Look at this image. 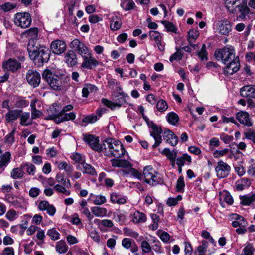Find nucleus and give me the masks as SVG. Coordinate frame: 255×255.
<instances>
[{"mask_svg": "<svg viewBox=\"0 0 255 255\" xmlns=\"http://www.w3.org/2000/svg\"><path fill=\"white\" fill-rule=\"evenodd\" d=\"M231 167L223 160H219L215 167L217 177L219 178H223L227 177L230 173Z\"/></svg>", "mask_w": 255, "mask_h": 255, "instance_id": "nucleus-9", "label": "nucleus"}, {"mask_svg": "<svg viewBox=\"0 0 255 255\" xmlns=\"http://www.w3.org/2000/svg\"><path fill=\"white\" fill-rule=\"evenodd\" d=\"M176 160L177 165H178V167H180L184 165L186 161H187L189 163H191L192 159L190 156L187 154H184L182 156L178 157Z\"/></svg>", "mask_w": 255, "mask_h": 255, "instance_id": "nucleus-43", "label": "nucleus"}, {"mask_svg": "<svg viewBox=\"0 0 255 255\" xmlns=\"http://www.w3.org/2000/svg\"><path fill=\"white\" fill-rule=\"evenodd\" d=\"M22 113V110H10L5 114V121L7 123H12L17 120L20 116V114Z\"/></svg>", "mask_w": 255, "mask_h": 255, "instance_id": "nucleus-25", "label": "nucleus"}, {"mask_svg": "<svg viewBox=\"0 0 255 255\" xmlns=\"http://www.w3.org/2000/svg\"><path fill=\"white\" fill-rule=\"evenodd\" d=\"M156 108L158 111L160 112H164L168 109V105L166 101L161 99L157 101Z\"/></svg>", "mask_w": 255, "mask_h": 255, "instance_id": "nucleus-51", "label": "nucleus"}, {"mask_svg": "<svg viewBox=\"0 0 255 255\" xmlns=\"http://www.w3.org/2000/svg\"><path fill=\"white\" fill-rule=\"evenodd\" d=\"M66 186L60 184H56L54 186L55 190L58 193H63L67 196L71 194V192L66 188Z\"/></svg>", "mask_w": 255, "mask_h": 255, "instance_id": "nucleus-50", "label": "nucleus"}, {"mask_svg": "<svg viewBox=\"0 0 255 255\" xmlns=\"http://www.w3.org/2000/svg\"><path fill=\"white\" fill-rule=\"evenodd\" d=\"M27 51L30 58L32 60H37L43 63L47 62L49 59V54L47 49L33 39L29 40Z\"/></svg>", "mask_w": 255, "mask_h": 255, "instance_id": "nucleus-2", "label": "nucleus"}, {"mask_svg": "<svg viewBox=\"0 0 255 255\" xmlns=\"http://www.w3.org/2000/svg\"><path fill=\"white\" fill-rule=\"evenodd\" d=\"M243 0H225V4L226 8L230 13H234L236 12L237 6H239L240 3Z\"/></svg>", "mask_w": 255, "mask_h": 255, "instance_id": "nucleus-27", "label": "nucleus"}, {"mask_svg": "<svg viewBox=\"0 0 255 255\" xmlns=\"http://www.w3.org/2000/svg\"><path fill=\"white\" fill-rule=\"evenodd\" d=\"M110 200L112 203L118 204H124L126 201L124 197L115 192L111 194Z\"/></svg>", "mask_w": 255, "mask_h": 255, "instance_id": "nucleus-36", "label": "nucleus"}, {"mask_svg": "<svg viewBox=\"0 0 255 255\" xmlns=\"http://www.w3.org/2000/svg\"><path fill=\"white\" fill-rule=\"evenodd\" d=\"M55 179L56 182L66 186L67 188H69L71 186L70 181L69 180H66L62 174H57L56 176Z\"/></svg>", "mask_w": 255, "mask_h": 255, "instance_id": "nucleus-44", "label": "nucleus"}, {"mask_svg": "<svg viewBox=\"0 0 255 255\" xmlns=\"http://www.w3.org/2000/svg\"><path fill=\"white\" fill-rule=\"evenodd\" d=\"M214 56L218 61L221 60L224 64L229 63L236 58L235 49L231 46L216 50L214 53Z\"/></svg>", "mask_w": 255, "mask_h": 255, "instance_id": "nucleus-4", "label": "nucleus"}, {"mask_svg": "<svg viewBox=\"0 0 255 255\" xmlns=\"http://www.w3.org/2000/svg\"><path fill=\"white\" fill-rule=\"evenodd\" d=\"M16 128H14L10 133L8 134L4 138L6 142L12 144L14 141V134L15 133Z\"/></svg>", "mask_w": 255, "mask_h": 255, "instance_id": "nucleus-62", "label": "nucleus"}, {"mask_svg": "<svg viewBox=\"0 0 255 255\" xmlns=\"http://www.w3.org/2000/svg\"><path fill=\"white\" fill-rule=\"evenodd\" d=\"M230 151V150L228 148H225L221 150H216L213 152V155L214 157L218 158L226 155Z\"/></svg>", "mask_w": 255, "mask_h": 255, "instance_id": "nucleus-57", "label": "nucleus"}, {"mask_svg": "<svg viewBox=\"0 0 255 255\" xmlns=\"http://www.w3.org/2000/svg\"><path fill=\"white\" fill-rule=\"evenodd\" d=\"M42 77L43 79L54 90L62 89L69 80V77L65 75H56L47 69L43 71Z\"/></svg>", "mask_w": 255, "mask_h": 255, "instance_id": "nucleus-1", "label": "nucleus"}, {"mask_svg": "<svg viewBox=\"0 0 255 255\" xmlns=\"http://www.w3.org/2000/svg\"><path fill=\"white\" fill-rule=\"evenodd\" d=\"M83 140L87 143L91 148L98 152L102 150V144H99V138L91 134H84Z\"/></svg>", "mask_w": 255, "mask_h": 255, "instance_id": "nucleus-10", "label": "nucleus"}, {"mask_svg": "<svg viewBox=\"0 0 255 255\" xmlns=\"http://www.w3.org/2000/svg\"><path fill=\"white\" fill-rule=\"evenodd\" d=\"M166 118L167 121L173 125H175L179 120L178 115L173 112L169 113Z\"/></svg>", "mask_w": 255, "mask_h": 255, "instance_id": "nucleus-46", "label": "nucleus"}, {"mask_svg": "<svg viewBox=\"0 0 255 255\" xmlns=\"http://www.w3.org/2000/svg\"><path fill=\"white\" fill-rule=\"evenodd\" d=\"M4 69L11 72H15L21 67V64L16 60L9 59L3 62L2 64Z\"/></svg>", "mask_w": 255, "mask_h": 255, "instance_id": "nucleus-20", "label": "nucleus"}, {"mask_svg": "<svg viewBox=\"0 0 255 255\" xmlns=\"http://www.w3.org/2000/svg\"><path fill=\"white\" fill-rule=\"evenodd\" d=\"M117 93L114 95L115 102H112L107 99H102V102L104 105L114 110L116 107L120 108L122 105L126 103V97H128L127 94L122 91L120 86L117 87Z\"/></svg>", "mask_w": 255, "mask_h": 255, "instance_id": "nucleus-5", "label": "nucleus"}, {"mask_svg": "<svg viewBox=\"0 0 255 255\" xmlns=\"http://www.w3.org/2000/svg\"><path fill=\"white\" fill-rule=\"evenodd\" d=\"M216 26L217 31L222 35H228L232 29L231 22L227 19L218 21Z\"/></svg>", "mask_w": 255, "mask_h": 255, "instance_id": "nucleus-11", "label": "nucleus"}, {"mask_svg": "<svg viewBox=\"0 0 255 255\" xmlns=\"http://www.w3.org/2000/svg\"><path fill=\"white\" fill-rule=\"evenodd\" d=\"M121 6L124 10L129 11L133 9L135 4L132 0H121Z\"/></svg>", "mask_w": 255, "mask_h": 255, "instance_id": "nucleus-39", "label": "nucleus"}, {"mask_svg": "<svg viewBox=\"0 0 255 255\" xmlns=\"http://www.w3.org/2000/svg\"><path fill=\"white\" fill-rule=\"evenodd\" d=\"M14 23L21 28H26L30 26L31 18L28 12L17 13L14 16Z\"/></svg>", "mask_w": 255, "mask_h": 255, "instance_id": "nucleus-7", "label": "nucleus"}, {"mask_svg": "<svg viewBox=\"0 0 255 255\" xmlns=\"http://www.w3.org/2000/svg\"><path fill=\"white\" fill-rule=\"evenodd\" d=\"M134 241L129 238H124L122 241V246L126 249H129L132 246Z\"/></svg>", "mask_w": 255, "mask_h": 255, "instance_id": "nucleus-60", "label": "nucleus"}, {"mask_svg": "<svg viewBox=\"0 0 255 255\" xmlns=\"http://www.w3.org/2000/svg\"><path fill=\"white\" fill-rule=\"evenodd\" d=\"M111 162L114 167L127 168L131 166V163L126 160L112 159L111 160Z\"/></svg>", "mask_w": 255, "mask_h": 255, "instance_id": "nucleus-29", "label": "nucleus"}, {"mask_svg": "<svg viewBox=\"0 0 255 255\" xmlns=\"http://www.w3.org/2000/svg\"><path fill=\"white\" fill-rule=\"evenodd\" d=\"M182 199V196L180 195H179L176 198H169L167 201L166 203L169 206H174L176 205L179 201H181Z\"/></svg>", "mask_w": 255, "mask_h": 255, "instance_id": "nucleus-58", "label": "nucleus"}, {"mask_svg": "<svg viewBox=\"0 0 255 255\" xmlns=\"http://www.w3.org/2000/svg\"><path fill=\"white\" fill-rule=\"evenodd\" d=\"M26 78L28 84L34 88L37 87L40 82V75L36 70L30 69L26 75Z\"/></svg>", "mask_w": 255, "mask_h": 255, "instance_id": "nucleus-13", "label": "nucleus"}, {"mask_svg": "<svg viewBox=\"0 0 255 255\" xmlns=\"http://www.w3.org/2000/svg\"><path fill=\"white\" fill-rule=\"evenodd\" d=\"M122 25V22L119 17L117 16H113L110 22V28L112 30H117L119 29Z\"/></svg>", "mask_w": 255, "mask_h": 255, "instance_id": "nucleus-38", "label": "nucleus"}, {"mask_svg": "<svg viewBox=\"0 0 255 255\" xmlns=\"http://www.w3.org/2000/svg\"><path fill=\"white\" fill-rule=\"evenodd\" d=\"M92 213L96 217H103L107 215V210L105 208L95 206L91 208Z\"/></svg>", "mask_w": 255, "mask_h": 255, "instance_id": "nucleus-33", "label": "nucleus"}, {"mask_svg": "<svg viewBox=\"0 0 255 255\" xmlns=\"http://www.w3.org/2000/svg\"><path fill=\"white\" fill-rule=\"evenodd\" d=\"M158 173L150 165L146 166L143 169V176L145 182L152 186H155L160 183V181L158 178Z\"/></svg>", "mask_w": 255, "mask_h": 255, "instance_id": "nucleus-6", "label": "nucleus"}, {"mask_svg": "<svg viewBox=\"0 0 255 255\" xmlns=\"http://www.w3.org/2000/svg\"><path fill=\"white\" fill-rule=\"evenodd\" d=\"M55 249L59 254H64L68 250V246L64 240H60L56 243Z\"/></svg>", "mask_w": 255, "mask_h": 255, "instance_id": "nucleus-37", "label": "nucleus"}, {"mask_svg": "<svg viewBox=\"0 0 255 255\" xmlns=\"http://www.w3.org/2000/svg\"><path fill=\"white\" fill-rule=\"evenodd\" d=\"M70 47L75 51L82 57L90 52L89 48L85 44L81 42L78 39H75L70 43Z\"/></svg>", "mask_w": 255, "mask_h": 255, "instance_id": "nucleus-15", "label": "nucleus"}, {"mask_svg": "<svg viewBox=\"0 0 255 255\" xmlns=\"http://www.w3.org/2000/svg\"><path fill=\"white\" fill-rule=\"evenodd\" d=\"M38 29L36 27H32L28 30H25L22 33V35L26 37L30 38V40H34L37 38L38 36Z\"/></svg>", "mask_w": 255, "mask_h": 255, "instance_id": "nucleus-32", "label": "nucleus"}, {"mask_svg": "<svg viewBox=\"0 0 255 255\" xmlns=\"http://www.w3.org/2000/svg\"><path fill=\"white\" fill-rule=\"evenodd\" d=\"M162 154L166 155L171 161L174 162L177 157V151L174 150L171 151L169 148H164L161 152Z\"/></svg>", "mask_w": 255, "mask_h": 255, "instance_id": "nucleus-41", "label": "nucleus"}, {"mask_svg": "<svg viewBox=\"0 0 255 255\" xmlns=\"http://www.w3.org/2000/svg\"><path fill=\"white\" fill-rule=\"evenodd\" d=\"M185 184L184 177L180 176L177 180L176 184V190L178 192H183Z\"/></svg>", "mask_w": 255, "mask_h": 255, "instance_id": "nucleus-53", "label": "nucleus"}, {"mask_svg": "<svg viewBox=\"0 0 255 255\" xmlns=\"http://www.w3.org/2000/svg\"><path fill=\"white\" fill-rule=\"evenodd\" d=\"M76 118V114L74 112L62 113L59 112L57 117L56 118V122L61 123L64 121H73Z\"/></svg>", "mask_w": 255, "mask_h": 255, "instance_id": "nucleus-23", "label": "nucleus"}, {"mask_svg": "<svg viewBox=\"0 0 255 255\" xmlns=\"http://www.w3.org/2000/svg\"><path fill=\"white\" fill-rule=\"evenodd\" d=\"M98 120V116L95 114H91L85 117L82 119V122L86 124H92Z\"/></svg>", "mask_w": 255, "mask_h": 255, "instance_id": "nucleus-52", "label": "nucleus"}, {"mask_svg": "<svg viewBox=\"0 0 255 255\" xmlns=\"http://www.w3.org/2000/svg\"><path fill=\"white\" fill-rule=\"evenodd\" d=\"M237 8H238L239 12L241 13L240 17L245 18L246 15H247L250 11L249 8L248 7L247 5V2L243 0L239 6H237Z\"/></svg>", "mask_w": 255, "mask_h": 255, "instance_id": "nucleus-34", "label": "nucleus"}, {"mask_svg": "<svg viewBox=\"0 0 255 255\" xmlns=\"http://www.w3.org/2000/svg\"><path fill=\"white\" fill-rule=\"evenodd\" d=\"M197 55L201 60H207L208 53L206 51V46L205 44H203L201 50L197 53Z\"/></svg>", "mask_w": 255, "mask_h": 255, "instance_id": "nucleus-54", "label": "nucleus"}, {"mask_svg": "<svg viewBox=\"0 0 255 255\" xmlns=\"http://www.w3.org/2000/svg\"><path fill=\"white\" fill-rule=\"evenodd\" d=\"M47 234L50 237L51 239L53 241L57 240L60 238V234L55 228L49 229L47 232Z\"/></svg>", "mask_w": 255, "mask_h": 255, "instance_id": "nucleus-55", "label": "nucleus"}, {"mask_svg": "<svg viewBox=\"0 0 255 255\" xmlns=\"http://www.w3.org/2000/svg\"><path fill=\"white\" fill-rule=\"evenodd\" d=\"M240 95L246 98L255 99V85H247L240 89Z\"/></svg>", "mask_w": 255, "mask_h": 255, "instance_id": "nucleus-18", "label": "nucleus"}, {"mask_svg": "<svg viewBox=\"0 0 255 255\" xmlns=\"http://www.w3.org/2000/svg\"><path fill=\"white\" fill-rule=\"evenodd\" d=\"M232 216V218L235 220L232 222L233 227L235 228L241 226L246 227L247 225V222L242 216L237 214H233Z\"/></svg>", "mask_w": 255, "mask_h": 255, "instance_id": "nucleus-24", "label": "nucleus"}, {"mask_svg": "<svg viewBox=\"0 0 255 255\" xmlns=\"http://www.w3.org/2000/svg\"><path fill=\"white\" fill-rule=\"evenodd\" d=\"M11 176L14 179H21L23 176V171L21 168H15L11 172Z\"/></svg>", "mask_w": 255, "mask_h": 255, "instance_id": "nucleus-47", "label": "nucleus"}, {"mask_svg": "<svg viewBox=\"0 0 255 255\" xmlns=\"http://www.w3.org/2000/svg\"><path fill=\"white\" fill-rule=\"evenodd\" d=\"M26 167V171L29 175H33L35 174L36 167L31 163H26L21 165L22 168Z\"/></svg>", "mask_w": 255, "mask_h": 255, "instance_id": "nucleus-61", "label": "nucleus"}, {"mask_svg": "<svg viewBox=\"0 0 255 255\" xmlns=\"http://www.w3.org/2000/svg\"><path fill=\"white\" fill-rule=\"evenodd\" d=\"M88 200L92 201L96 205H101L107 201L105 196L101 195H95L93 193L90 194Z\"/></svg>", "mask_w": 255, "mask_h": 255, "instance_id": "nucleus-26", "label": "nucleus"}, {"mask_svg": "<svg viewBox=\"0 0 255 255\" xmlns=\"http://www.w3.org/2000/svg\"><path fill=\"white\" fill-rule=\"evenodd\" d=\"M18 214L17 212L12 209L9 210L5 215L6 219L10 221H14L18 218Z\"/></svg>", "mask_w": 255, "mask_h": 255, "instance_id": "nucleus-48", "label": "nucleus"}, {"mask_svg": "<svg viewBox=\"0 0 255 255\" xmlns=\"http://www.w3.org/2000/svg\"><path fill=\"white\" fill-rule=\"evenodd\" d=\"M241 204L243 205H250L255 201V193L252 195L240 197Z\"/></svg>", "mask_w": 255, "mask_h": 255, "instance_id": "nucleus-35", "label": "nucleus"}, {"mask_svg": "<svg viewBox=\"0 0 255 255\" xmlns=\"http://www.w3.org/2000/svg\"><path fill=\"white\" fill-rule=\"evenodd\" d=\"M11 154L9 152H5L0 159V168L8 165L10 161Z\"/></svg>", "mask_w": 255, "mask_h": 255, "instance_id": "nucleus-45", "label": "nucleus"}, {"mask_svg": "<svg viewBox=\"0 0 255 255\" xmlns=\"http://www.w3.org/2000/svg\"><path fill=\"white\" fill-rule=\"evenodd\" d=\"M132 221L135 223L144 222L146 221V216L143 213L136 211L133 214Z\"/></svg>", "mask_w": 255, "mask_h": 255, "instance_id": "nucleus-40", "label": "nucleus"}, {"mask_svg": "<svg viewBox=\"0 0 255 255\" xmlns=\"http://www.w3.org/2000/svg\"><path fill=\"white\" fill-rule=\"evenodd\" d=\"M38 208L40 211H46L47 214L50 216H53L56 211L54 205L50 204L47 201H41L39 202Z\"/></svg>", "mask_w": 255, "mask_h": 255, "instance_id": "nucleus-22", "label": "nucleus"}, {"mask_svg": "<svg viewBox=\"0 0 255 255\" xmlns=\"http://www.w3.org/2000/svg\"><path fill=\"white\" fill-rule=\"evenodd\" d=\"M20 124L22 126H27L32 124V119L30 118V115L29 112H23L20 114Z\"/></svg>", "mask_w": 255, "mask_h": 255, "instance_id": "nucleus-31", "label": "nucleus"}, {"mask_svg": "<svg viewBox=\"0 0 255 255\" xmlns=\"http://www.w3.org/2000/svg\"><path fill=\"white\" fill-rule=\"evenodd\" d=\"M226 66L224 69V74L227 75H232L239 71L240 64L239 58L238 56L234 60L229 62V63H226Z\"/></svg>", "mask_w": 255, "mask_h": 255, "instance_id": "nucleus-16", "label": "nucleus"}, {"mask_svg": "<svg viewBox=\"0 0 255 255\" xmlns=\"http://www.w3.org/2000/svg\"><path fill=\"white\" fill-rule=\"evenodd\" d=\"M123 231L126 236H131L134 238H137L139 236L138 233L128 227H125L123 229Z\"/></svg>", "mask_w": 255, "mask_h": 255, "instance_id": "nucleus-56", "label": "nucleus"}, {"mask_svg": "<svg viewBox=\"0 0 255 255\" xmlns=\"http://www.w3.org/2000/svg\"><path fill=\"white\" fill-rule=\"evenodd\" d=\"M236 118L238 121L242 124L247 127H251L252 126L250 115L248 112L241 111L239 112L236 114Z\"/></svg>", "mask_w": 255, "mask_h": 255, "instance_id": "nucleus-19", "label": "nucleus"}, {"mask_svg": "<svg viewBox=\"0 0 255 255\" xmlns=\"http://www.w3.org/2000/svg\"><path fill=\"white\" fill-rule=\"evenodd\" d=\"M149 35L150 39L154 40L155 42H159V40H162L160 33L157 31H150Z\"/></svg>", "mask_w": 255, "mask_h": 255, "instance_id": "nucleus-59", "label": "nucleus"}, {"mask_svg": "<svg viewBox=\"0 0 255 255\" xmlns=\"http://www.w3.org/2000/svg\"><path fill=\"white\" fill-rule=\"evenodd\" d=\"M102 151L106 156H113L118 158L123 157L126 151L120 141L107 139L105 140L102 143Z\"/></svg>", "mask_w": 255, "mask_h": 255, "instance_id": "nucleus-3", "label": "nucleus"}, {"mask_svg": "<svg viewBox=\"0 0 255 255\" xmlns=\"http://www.w3.org/2000/svg\"><path fill=\"white\" fill-rule=\"evenodd\" d=\"M67 45L63 40L57 39L52 41L50 44V50L55 55H59L65 51Z\"/></svg>", "mask_w": 255, "mask_h": 255, "instance_id": "nucleus-14", "label": "nucleus"}, {"mask_svg": "<svg viewBox=\"0 0 255 255\" xmlns=\"http://www.w3.org/2000/svg\"><path fill=\"white\" fill-rule=\"evenodd\" d=\"M41 193V190L36 187H32L29 191V195L33 198H35L38 197Z\"/></svg>", "mask_w": 255, "mask_h": 255, "instance_id": "nucleus-63", "label": "nucleus"}, {"mask_svg": "<svg viewBox=\"0 0 255 255\" xmlns=\"http://www.w3.org/2000/svg\"><path fill=\"white\" fill-rule=\"evenodd\" d=\"M163 140L172 146H175L178 142V138L170 130H165L163 133Z\"/></svg>", "mask_w": 255, "mask_h": 255, "instance_id": "nucleus-17", "label": "nucleus"}, {"mask_svg": "<svg viewBox=\"0 0 255 255\" xmlns=\"http://www.w3.org/2000/svg\"><path fill=\"white\" fill-rule=\"evenodd\" d=\"M82 58L83 59V62L81 64L82 68L92 69L99 65V61L92 56L90 52L83 56Z\"/></svg>", "mask_w": 255, "mask_h": 255, "instance_id": "nucleus-12", "label": "nucleus"}, {"mask_svg": "<svg viewBox=\"0 0 255 255\" xmlns=\"http://www.w3.org/2000/svg\"><path fill=\"white\" fill-rule=\"evenodd\" d=\"M161 23L164 25L168 32L177 33V29L172 23L167 21H162Z\"/></svg>", "mask_w": 255, "mask_h": 255, "instance_id": "nucleus-49", "label": "nucleus"}, {"mask_svg": "<svg viewBox=\"0 0 255 255\" xmlns=\"http://www.w3.org/2000/svg\"><path fill=\"white\" fill-rule=\"evenodd\" d=\"M149 128H151V130L150 131V135L155 140V143L152 145V148L155 149L159 146L162 142L161 135L162 132V129L160 126H158L155 123L152 124Z\"/></svg>", "mask_w": 255, "mask_h": 255, "instance_id": "nucleus-8", "label": "nucleus"}, {"mask_svg": "<svg viewBox=\"0 0 255 255\" xmlns=\"http://www.w3.org/2000/svg\"><path fill=\"white\" fill-rule=\"evenodd\" d=\"M199 32L197 30L192 29L188 32V41L190 45L193 47L194 49H196L198 46L197 44H194L196 39L199 36Z\"/></svg>", "mask_w": 255, "mask_h": 255, "instance_id": "nucleus-28", "label": "nucleus"}, {"mask_svg": "<svg viewBox=\"0 0 255 255\" xmlns=\"http://www.w3.org/2000/svg\"><path fill=\"white\" fill-rule=\"evenodd\" d=\"M64 61L69 67L75 66L78 63V59L75 53L73 50H68L64 54Z\"/></svg>", "mask_w": 255, "mask_h": 255, "instance_id": "nucleus-21", "label": "nucleus"}, {"mask_svg": "<svg viewBox=\"0 0 255 255\" xmlns=\"http://www.w3.org/2000/svg\"><path fill=\"white\" fill-rule=\"evenodd\" d=\"M81 165L83 168V172L84 173L88 174L91 175H96V172L95 168L90 164L85 162H82Z\"/></svg>", "mask_w": 255, "mask_h": 255, "instance_id": "nucleus-42", "label": "nucleus"}, {"mask_svg": "<svg viewBox=\"0 0 255 255\" xmlns=\"http://www.w3.org/2000/svg\"><path fill=\"white\" fill-rule=\"evenodd\" d=\"M141 247L142 251L144 253H148L151 250L150 245L146 241H143L142 242Z\"/></svg>", "mask_w": 255, "mask_h": 255, "instance_id": "nucleus-64", "label": "nucleus"}, {"mask_svg": "<svg viewBox=\"0 0 255 255\" xmlns=\"http://www.w3.org/2000/svg\"><path fill=\"white\" fill-rule=\"evenodd\" d=\"M220 204L222 207H225V205L223 202H226L229 205H232L233 204V199L229 192L224 191L220 194Z\"/></svg>", "mask_w": 255, "mask_h": 255, "instance_id": "nucleus-30", "label": "nucleus"}]
</instances>
